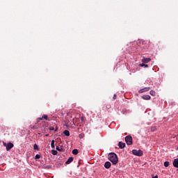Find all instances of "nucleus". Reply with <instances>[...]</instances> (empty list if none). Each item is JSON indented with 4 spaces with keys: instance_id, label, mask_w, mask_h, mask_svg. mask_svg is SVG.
Segmentation results:
<instances>
[{
    "instance_id": "nucleus-3",
    "label": "nucleus",
    "mask_w": 178,
    "mask_h": 178,
    "mask_svg": "<svg viewBox=\"0 0 178 178\" xmlns=\"http://www.w3.org/2000/svg\"><path fill=\"white\" fill-rule=\"evenodd\" d=\"M132 154L134 155H136V156H143V152L141 149H133L132 150Z\"/></svg>"
},
{
    "instance_id": "nucleus-22",
    "label": "nucleus",
    "mask_w": 178,
    "mask_h": 178,
    "mask_svg": "<svg viewBox=\"0 0 178 178\" xmlns=\"http://www.w3.org/2000/svg\"><path fill=\"white\" fill-rule=\"evenodd\" d=\"M56 149H57V151H60V152H62V151H63V148H61V147H56Z\"/></svg>"
},
{
    "instance_id": "nucleus-1",
    "label": "nucleus",
    "mask_w": 178,
    "mask_h": 178,
    "mask_svg": "<svg viewBox=\"0 0 178 178\" xmlns=\"http://www.w3.org/2000/svg\"><path fill=\"white\" fill-rule=\"evenodd\" d=\"M108 161H110V162H111L113 165H117L118 162H119L118 155H116V154L113 152L108 154Z\"/></svg>"
},
{
    "instance_id": "nucleus-8",
    "label": "nucleus",
    "mask_w": 178,
    "mask_h": 178,
    "mask_svg": "<svg viewBox=\"0 0 178 178\" xmlns=\"http://www.w3.org/2000/svg\"><path fill=\"white\" fill-rule=\"evenodd\" d=\"M147 91H149V88H145L143 89H141L138 91L140 94H142V92H145Z\"/></svg>"
},
{
    "instance_id": "nucleus-28",
    "label": "nucleus",
    "mask_w": 178,
    "mask_h": 178,
    "mask_svg": "<svg viewBox=\"0 0 178 178\" xmlns=\"http://www.w3.org/2000/svg\"><path fill=\"white\" fill-rule=\"evenodd\" d=\"M81 122H84V117H81Z\"/></svg>"
},
{
    "instance_id": "nucleus-21",
    "label": "nucleus",
    "mask_w": 178,
    "mask_h": 178,
    "mask_svg": "<svg viewBox=\"0 0 178 178\" xmlns=\"http://www.w3.org/2000/svg\"><path fill=\"white\" fill-rule=\"evenodd\" d=\"M52 154H53V155H58V151H56V150H52Z\"/></svg>"
},
{
    "instance_id": "nucleus-7",
    "label": "nucleus",
    "mask_w": 178,
    "mask_h": 178,
    "mask_svg": "<svg viewBox=\"0 0 178 178\" xmlns=\"http://www.w3.org/2000/svg\"><path fill=\"white\" fill-rule=\"evenodd\" d=\"M172 165H173L174 168H178V159H174V161L172 162Z\"/></svg>"
},
{
    "instance_id": "nucleus-30",
    "label": "nucleus",
    "mask_w": 178,
    "mask_h": 178,
    "mask_svg": "<svg viewBox=\"0 0 178 178\" xmlns=\"http://www.w3.org/2000/svg\"><path fill=\"white\" fill-rule=\"evenodd\" d=\"M152 178H158V175L153 177Z\"/></svg>"
},
{
    "instance_id": "nucleus-4",
    "label": "nucleus",
    "mask_w": 178,
    "mask_h": 178,
    "mask_svg": "<svg viewBox=\"0 0 178 178\" xmlns=\"http://www.w3.org/2000/svg\"><path fill=\"white\" fill-rule=\"evenodd\" d=\"M125 141L127 145H131L133 144V138L131 136H127L125 137Z\"/></svg>"
},
{
    "instance_id": "nucleus-31",
    "label": "nucleus",
    "mask_w": 178,
    "mask_h": 178,
    "mask_svg": "<svg viewBox=\"0 0 178 178\" xmlns=\"http://www.w3.org/2000/svg\"><path fill=\"white\" fill-rule=\"evenodd\" d=\"M55 131H58V128H56V129H55Z\"/></svg>"
},
{
    "instance_id": "nucleus-27",
    "label": "nucleus",
    "mask_w": 178,
    "mask_h": 178,
    "mask_svg": "<svg viewBox=\"0 0 178 178\" xmlns=\"http://www.w3.org/2000/svg\"><path fill=\"white\" fill-rule=\"evenodd\" d=\"M31 129H38V127H35V126H33L31 127Z\"/></svg>"
},
{
    "instance_id": "nucleus-14",
    "label": "nucleus",
    "mask_w": 178,
    "mask_h": 178,
    "mask_svg": "<svg viewBox=\"0 0 178 178\" xmlns=\"http://www.w3.org/2000/svg\"><path fill=\"white\" fill-rule=\"evenodd\" d=\"M72 154H73L74 155H77V154H79V150H78L77 149H74L72 150Z\"/></svg>"
},
{
    "instance_id": "nucleus-12",
    "label": "nucleus",
    "mask_w": 178,
    "mask_h": 178,
    "mask_svg": "<svg viewBox=\"0 0 178 178\" xmlns=\"http://www.w3.org/2000/svg\"><path fill=\"white\" fill-rule=\"evenodd\" d=\"M72 162H73V157H70L65 163L66 165H69V163H72Z\"/></svg>"
},
{
    "instance_id": "nucleus-6",
    "label": "nucleus",
    "mask_w": 178,
    "mask_h": 178,
    "mask_svg": "<svg viewBox=\"0 0 178 178\" xmlns=\"http://www.w3.org/2000/svg\"><path fill=\"white\" fill-rule=\"evenodd\" d=\"M118 147L122 149L126 147V143H124L122 142H119Z\"/></svg>"
},
{
    "instance_id": "nucleus-26",
    "label": "nucleus",
    "mask_w": 178,
    "mask_h": 178,
    "mask_svg": "<svg viewBox=\"0 0 178 178\" xmlns=\"http://www.w3.org/2000/svg\"><path fill=\"white\" fill-rule=\"evenodd\" d=\"M49 130H51V131L55 130V128H54V127H51L49 128Z\"/></svg>"
},
{
    "instance_id": "nucleus-5",
    "label": "nucleus",
    "mask_w": 178,
    "mask_h": 178,
    "mask_svg": "<svg viewBox=\"0 0 178 178\" xmlns=\"http://www.w3.org/2000/svg\"><path fill=\"white\" fill-rule=\"evenodd\" d=\"M3 145L6 147V151H10V149H12V147H14V145L12 143H9L8 144L3 143Z\"/></svg>"
},
{
    "instance_id": "nucleus-18",
    "label": "nucleus",
    "mask_w": 178,
    "mask_h": 178,
    "mask_svg": "<svg viewBox=\"0 0 178 178\" xmlns=\"http://www.w3.org/2000/svg\"><path fill=\"white\" fill-rule=\"evenodd\" d=\"M42 119H44L45 120H49L48 119V115H43L42 117Z\"/></svg>"
},
{
    "instance_id": "nucleus-19",
    "label": "nucleus",
    "mask_w": 178,
    "mask_h": 178,
    "mask_svg": "<svg viewBox=\"0 0 178 178\" xmlns=\"http://www.w3.org/2000/svg\"><path fill=\"white\" fill-rule=\"evenodd\" d=\"M140 67H148V65L144 63L140 64Z\"/></svg>"
},
{
    "instance_id": "nucleus-15",
    "label": "nucleus",
    "mask_w": 178,
    "mask_h": 178,
    "mask_svg": "<svg viewBox=\"0 0 178 178\" xmlns=\"http://www.w3.org/2000/svg\"><path fill=\"white\" fill-rule=\"evenodd\" d=\"M33 148L34 149H35L36 151H40V148H38V144H35L33 145Z\"/></svg>"
},
{
    "instance_id": "nucleus-24",
    "label": "nucleus",
    "mask_w": 178,
    "mask_h": 178,
    "mask_svg": "<svg viewBox=\"0 0 178 178\" xmlns=\"http://www.w3.org/2000/svg\"><path fill=\"white\" fill-rule=\"evenodd\" d=\"M41 120H42V118H38L37 120H36V123H40V122H41Z\"/></svg>"
},
{
    "instance_id": "nucleus-11",
    "label": "nucleus",
    "mask_w": 178,
    "mask_h": 178,
    "mask_svg": "<svg viewBox=\"0 0 178 178\" xmlns=\"http://www.w3.org/2000/svg\"><path fill=\"white\" fill-rule=\"evenodd\" d=\"M142 62L143 63H148V62H151V58H143Z\"/></svg>"
},
{
    "instance_id": "nucleus-16",
    "label": "nucleus",
    "mask_w": 178,
    "mask_h": 178,
    "mask_svg": "<svg viewBox=\"0 0 178 178\" xmlns=\"http://www.w3.org/2000/svg\"><path fill=\"white\" fill-rule=\"evenodd\" d=\"M149 94L150 95H152V97H155V95H156V93L154 90H150Z\"/></svg>"
},
{
    "instance_id": "nucleus-17",
    "label": "nucleus",
    "mask_w": 178,
    "mask_h": 178,
    "mask_svg": "<svg viewBox=\"0 0 178 178\" xmlns=\"http://www.w3.org/2000/svg\"><path fill=\"white\" fill-rule=\"evenodd\" d=\"M51 148H55V140H51Z\"/></svg>"
},
{
    "instance_id": "nucleus-29",
    "label": "nucleus",
    "mask_w": 178,
    "mask_h": 178,
    "mask_svg": "<svg viewBox=\"0 0 178 178\" xmlns=\"http://www.w3.org/2000/svg\"><path fill=\"white\" fill-rule=\"evenodd\" d=\"M113 98V99H116V95H114Z\"/></svg>"
},
{
    "instance_id": "nucleus-2",
    "label": "nucleus",
    "mask_w": 178,
    "mask_h": 178,
    "mask_svg": "<svg viewBox=\"0 0 178 178\" xmlns=\"http://www.w3.org/2000/svg\"><path fill=\"white\" fill-rule=\"evenodd\" d=\"M72 122H70L69 120L65 122V126L67 127V129H74V126L76 125L74 124V119L72 120Z\"/></svg>"
},
{
    "instance_id": "nucleus-23",
    "label": "nucleus",
    "mask_w": 178,
    "mask_h": 178,
    "mask_svg": "<svg viewBox=\"0 0 178 178\" xmlns=\"http://www.w3.org/2000/svg\"><path fill=\"white\" fill-rule=\"evenodd\" d=\"M40 158H41V155H40V154H36L35 156V159H40Z\"/></svg>"
},
{
    "instance_id": "nucleus-25",
    "label": "nucleus",
    "mask_w": 178,
    "mask_h": 178,
    "mask_svg": "<svg viewBox=\"0 0 178 178\" xmlns=\"http://www.w3.org/2000/svg\"><path fill=\"white\" fill-rule=\"evenodd\" d=\"M84 134H79V138H84Z\"/></svg>"
},
{
    "instance_id": "nucleus-20",
    "label": "nucleus",
    "mask_w": 178,
    "mask_h": 178,
    "mask_svg": "<svg viewBox=\"0 0 178 178\" xmlns=\"http://www.w3.org/2000/svg\"><path fill=\"white\" fill-rule=\"evenodd\" d=\"M169 165H170V163H169V161H165V162L164 163V166H165V168H168V166H169Z\"/></svg>"
},
{
    "instance_id": "nucleus-13",
    "label": "nucleus",
    "mask_w": 178,
    "mask_h": 178,
    "mask_svg": "<svg viewBox=\"0 0 178 178\" xmlns=\"http://www.w3.org/2000/svg\"><path fill=\"white\" fill-rule=\"evenodd\" d=\"M63 134H65V136H66V137H69V136H70V132H69L68 130H65L63 131Z\"/></svg>"
},
{
    "instance_id": "nucleus-10",
    "label": "nucleus",
    "mask_w": 178,
    "mask_h": 178,
    "mask_svg": "<svg viewBox=\"0 0 178 178\" xmlns=\"http://www.w3.org/2000/svg\"><path fill=\"white\" fill-rule=\"evenodd\" d=\"M104 168H106V169H109V168H111V162L106 161L104 163Z\"/></svg>"
},
{
    "instance_id": "nucleus-9",
    "label": "nucleus",
    "mask_w": 178,
    "mask_h": 178,
    "mask_svg": "<svg viewBox=\"0 0 178 178\" xmlns=\"http://www.w3.org/2000/svg\"><path fill=\"white\" fill-rule=\"evenodd\" d=\"M143 99H145L146 101H149V99H151V96L149 95H145L142 97Z\"/></svg>"
}]
</instances>
